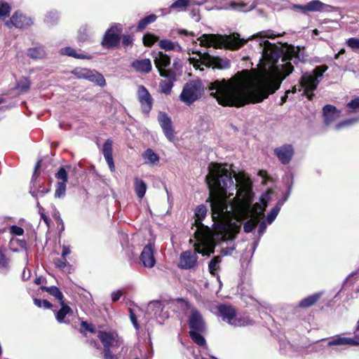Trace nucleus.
Listing matches in <instances>:
<instances>
[{
	"label": "nucleus",
	"instance_id": "f257e3e1",
	"mask_svg": "<svg viewBox=\"0 0 359 359\" xmlns=\"http://www.w3.org/2000/svg\"><path fill=\"white\" fill-rule=\"evenodd\" d=\"M280 34H276L272 30H264L257 33L248 39H241L237 33L229 36L214 34H204L197 39L200 46L205 48L224 46L236 50L243 46L248 40L259 38L258 46L260 62L268 65L269 72L262 79H257L248 70L237 72L231 79L215 80L210 83L208 89L210 95L216 98L222 106L240 107L248 103L261 102L273 94L280 86L283 80L293 71L290 61L297 63L298 57H283L282 64L277 65L283 55L282 50L264 39H274Z\"/></svg>",
	"mask_w": 359,
	"mask_h": 359
},
{
	"label": "nucleus",
	"instance_id": "f03ea898",
	"mask_svg": "<svg viewBox=\"0 0 359 359\" xmlns=\"http://www.w3.org/2000/svg\"><path fill=\"white\" fill-rule=\"evenodd\" d=\"M208 170L205 181L210 189V197L206 201L210 203L213 215L231 214L236 218V222L230 224L233 233L236 234L240 231L244 219L252 216L259 217V220L264 216L268 205L267 195L262 196L259 203L252 205L251 189L247 184L238 187L226 165L211 163Z\"/></svg>",
	"mask_w": 359,
	"mask_h": 359
},
{
	"label": "nucleus",
	"instance_id": "7ed1b4c3",
	"mask_svg": "<svg viewBox=\"0 0 359 359\" xmlns=\"http://www.w3.org/2000/svg\"><path fill=\"white\" fill-rule=\"evenodd\" d=\"M97 337L104 347V359H120L123 357V353L128 351V348L123 346V340L114 330H100Z\"/></svg>",
	"mask_w": 359,
	"mask_h": 359
},
{
	"label": "nucleus",
	"instance_id": "20e7f679",
	"mask_svg": "<svg viewBox=\"0 0 359 359\" xmlns=\"http://www.w3.org/2000/svg\"><path fill=\"white\" fill-rule=\"evenodd\" d=\"M192 53L197 55V57H189V60L196 69L201 72L204 70L203 66L205 67H212L213 69H227L231 67V62L226 57L214 56L208 52L202 53L199 50H192Z\"/></svg>",
	"mask_w": 359,
	"mask_h": 359
},
{
	"label": "nucleus",
	"instance_id": "39448f33",
	"mask_svg": "<svg viewBox=\"0 0 359 359\" xmlns=\"http://www.w3.org/2000/svg\"><path fill=\"white\" fill-rule=\"evenodd\" d=\"M195 252L190 250L183 252L180 258V267L184 269L194 268L197 263L198 256L196 253L203 256H209L214 252V246L210 244L204 238L198 239V242L194 244Z\"/></svg>",
	"mask_w": 359,
	"mask_h": 359
},
{
	"label": "nucleus",
	"instance_id": "423d86ee",
	"mask_svg": "<svg viewBox=\"0 0 359 359\" xmlns=\"http://www.w3.org/2000/svg\"><path fill=\"white\" fill-rule=\"evenodd\" d=\"M327 69L325 65L317 66L313 70V73L306 72L302 74L299 83L300 88H303V94L306 95L309 100H312L315 95L313 91L317 88L323 76V73Z\"/></svg>",
	"mask_w": 359,
	"mask_h": 359
},
{
	"label": "nucleus",
	"instance_id": "0eeeda50",
	"mask_svg": "<svg viewBox=\"0 0 359 359\" xmlns=\"http://www.w3.org/2000/svg\"><path fill=\"white\" fill-rule=\"evenodd\" d=\"M218 312L222 320L231 326L242 327L251 323V320L248 317L237 315L236 309L231 305H219Z\"/></svg>",
	"mask_w": 359,
	"mask_h": 359
},
{
	"label": "nucleus",
	"instance_id": "6e6552de",
	"mask_svg": "<svg viewBox=\"0 0 359 359\" xmlns=\"http://www.w3.org/2000/svg\"><path fill=\"white\" fill-rule=\"evenodd\" d=\"M203 86L200 81H191L187 83L180 94L181 100L188 105L199 99L203 92Z\"/></svg>",
	"mask_w": 359,
	"mask_h": 359
},
{
	"label": "nucleus",
	"instance_id": "1a4fd4ad",
	"mask_svg": "<svg viewBox=\"0 0 359 359\" xmlns=\"http://www.w3.org/2000/svg\"><path fill=\"white\" fill-rule=\"evenodd\" d=\"M122 30L123 26L121 24L111 25L104 33L101 43L102 46L107 49L116 48L120 43L119 34Z\"/></svg>",
	"mask_w": 359,
	"mask_h": 359
},
{
	"label": "nucleus",
	"instance_id": "9d476101",
	"mask_svg": "<svg viewBox=\"0 0 359 359\" xmlns=\"http://www.w3.org/2000/svg\"><path fill=\"white\" fill-rule=\"evenodd\" d=\"M72 73L78 79H87L97 86H104L106 83L104 76L96 71L85 68H76Z\"/></svg>",
	"mask_w": 359,
	"mask_h": 359
},
{
	"label": "nucleus",
	"instance_id": "9b49d317",
	"mask_svg": "<svg viewBox=\"0 0 359 359\" xmlns=\"http://www.w3.org/2000/svg\"><path fill=\"white\" fill-rule=\"evenodd\" d=\"M185 307L190 309V315L189 316V326L190 330L205 332V323L201 313L194 307H191L190 304L184 302Z\"/></svg>",
	"mask_w": 359,
	"mask_h": 359
},
{
	"label": "nucleus",
	"instance_id": "f8f14e48",
	"mask_svg": "<svg viewBox=\"0 0 359 359\" xmlns=\"http://www.w3.org/2000/svg\"><path fill=\"white\" fill-rule=\"evenodd\" d=\"M33 24L32 19L24 15L21 11H15L5 25L8 28L15 27L17 29H27Z\"/></svg>",
	"mask_w": 359,
	"mask_h": 359
},
{
	"label": "nucleus",
	"instance_id": "ddd939ff",
	"mask_svg": "<svg viewBox=\"0 0 359 359\" xmlns=\"http://www.w3.org/2000/svg\"><path fill=\"white\" fill-rule=\"evenodd\" d=\"M137 98L141 104L142 112L148 114L152 108L153 99L148 90L144 86H138Z\"/></svg>",
	"mask_w": 359,
	"mask_h": 359
},
{
	"label": "nucleus",
	"instance_id": "4468645a",
	"mask_svg": "<svg viewBox=\"0 0 359 359\" xmlns=\"http://www.w3.org/2000/svg\"><path fill=\"white\" fill-rule=\"evenodd\" d=\"M294 154V150L292 144H285L274 149V154L283 165L288 164Z\"/></svg>",
	"mask_w": 359,
	"mask_h": 359
},
{
	"label": "nucleus",
	"instance_id": "2eb2a0df",
	"mask_svg": "<svg viewBox=\"0 0 359 359\" xmlns=\"http://www.w3.org/2000/svg\"><path fill=\"white\" fill-rule=\"evenodd\" d=\"M161 76L165 78L160 82L159 87L162 93L170 95L176 81V72L174 69H169L168 72H161Z\"/></svg>",
	"mask_w": 359,
	"mask_h": 359
},
{
	"label": "nucleus",
	"instance_id": "dca6fc26",
	"mask_svg": "<svg viewBox=\"0 0 359 359\" xmlns=\"http://www.w3.org/2000/svg\"><path fill=\"white\" fill-rule=\"evenodd\" d=\"M359 346V334L355 335L354 337H345L342 335H337L334 337L330 338L327 342V346Z\"/></svg>",
	"mask_w": 359,
	"mask_h": 359
},
{
	"label": "nucleus",
	"instance_id": "f3484780",
	"mask_svg": "<svg viewBox=\"0 0 359 359\" xmlns=\"http://www.w3.org/2000/svg\"><path fill=\"white\" fill-rule=\"evenodd\" d=\"M154 245L151 243H148L145 245L141 252L140 259L142 262L144 266L147 268H152L156 264V259L154 255Z\"/></svg>",
	"mask_w": 359,
	"mask_h": 359
},
{
	"label": "nucleus",
	"instance_id": "a211bd4d",
	"mask_svg": "<svg viewBox=\"0 0 359 359\" xmlns=\"http://www.w3.org/2000/svg\"><path fill=\"white\" fill-rule=\"evenodd\" d=\"M158 119L165 137L170 141H172L174 139V130L170 118L165 113L160 112Z\"/></svg>",
	"mask_w": 359,
	"mask_h": 359
},
{
	"label": "nucleus",
	"instance_id": "6ab92c4d",
	"mask_svg": "<svg viewBox=\"0 0 359 359\" xmlns=\"http://www.w3.org/2000/svg\"><path fill=\"white\" fill-rule=\"evenodd\" d=\"M147 312L157 319H165L168 318L167 312L163 311V304L161 301H151L149 303Z\"/></svg>",
	"mask_w": 359,
	"mask_h": 359
},
{
	"label": "nucleus",
	"instance_id": "aec40b11",
	"mask_svg": "<svg viewBox=\"0 0 359 359\" xmlns=\"http://www.w3.org/2000/svg\"><path fill=\"white\" fill-rule=\"evenodd\" d=\"M154 64L160 74L161 72H168L169 69H166V68L170 65V57L169 55L159 51L154 55Z\"/></svg>",
	"mask_w": 359,
	"mask_h": 359
},
{
	"label": "nucleus",
	"instance_id": "412c9836",
	"mask_svg": "<svg viewBox=\"0 0 359 359\" xmlns=\"http://www.w3.org/2000/svg\"><path fill=\"white\" fill-rule=\"evenodd\" d=\"M324 121L326 125H330L340 116V111L332 104H326L323 109Z\"/></svg>",
	"mask_w": 359,
	"mask_h": 359
},
{
	"label": "nucleus",
	"instance_id": "4be33fe9",
	"mask_svg": "<svg viewBox=\"0 0 359 359\" xmlns=\"http://www.w3.org/2000/svg\"><path fill=\"white\" fill-rule=\"evenodd\" d=\"M307 13L309 12L323 13L329 12L332 9V6L324 4L320 0H312L306 3Z\"/></svg>",
	"mask_w": 359,
	"mask_h": 359
},
{
	"label": "nucleus",
	"instance_id": "5701e85b",
	"mask_svg": "<svg viewBox=\"0 0 359 359\" xmlns=\"http://www.w3.org/2000/svg\"><path fill=\"white\" fill-rule=\"evenodd\" d=\"M102 154L111 171L115 170V165L112 156V141L107 140L102 146Z\"/></svg>",
	"mask_w": 359,
	"mask_h": 359
},
{
	"label": "nucleus",
	"instance_id": "b1692460",
	"mask_svg": "<svg viewBox=\"0 0 359 359\" xmlns=\"http://www.w3.org/2000/svg\"><path fill=\"white\" fill-rule=\"evenodd\" d=\"M131 67L137 72L148 74L151 71V62L149 59L135 60Z\"/></svg>",
	"mask_w": 359,
	"mask_h": 359
},
{
	"label": "nucleus",
	"instance_id": "393cba45",
	"mask_svg": "<svg viewBox=\"0 0 359 359\" xmlns=\"http://www.w3.org/2000/svg\"><path fill=\"white\" fill-rule=\"evenodd\" d=\"M159 47L165 51L174 50L176 52H182V47L177 42H172L168 39H162L158 43Z\"/></svg>",
	"mask_w": 359,
	"mask_h": 359
},
{
	"label": "nucleus",
	"instance_id": "a878e982",
	"mask_svg": "<svg viewBox=\"0 0 359 359\" xmlns=\"http://www.w3.org/2000/svg\"><path fill=\"white\" fill-rule=\"evenodd\" d=\"M144 163L151 165H156L159 162V156L151 149H147L142 154Z\"/></svg>",
	"mask_w": 359,
	"mask_h": 359
},
{
	"label": "nucleus",
	"instance_id": "bb28decb",
	"mask_svg": "<svg viewBox=\"0 0 359 359\" xmlns=\"http://www.w3.org/2000/svg\"><path fill=\"white\" fill-rule=\"evenodd\" d=\"M61 308L56 312L55 318L58 323H61L65 322V318L67 315H70L73 313L72 309L67 304H65V302L60 303Z\"/></svg>",
	"mask_w": 359,
	"mask_h": 359
},
{
	"label": "nucleus",
	"instance_id": "cd10ccee",
	"mask_svg": "<svg viewBox=\"0 0 359 359\" xmlns=\"http://www.w3.org/2000/svg\"><path fill=\"white\" fill-rule=\"evenodd\" d=\"M206 214L207 208L204 205H200L196 207L194 212V217L195 223L198 228L203 226L202 221L205 217Z\"/></svg>",
	"mask_w": 359,
	"mask_h": 359
},
{
	"label": "nucleus",
	"instance_id": "c85d7f7f",
	"mask_svg": "<svg viewBox=\"0 0 359 359\" xmlns=\"http://www.w3.org/2000/svg\"><path fill=\"white\" fill-rule=\"evenodd\" d=\"M134 188L137 198L142 199L147 191V184L142 180L136 177L134 180Z\"/></svg>",
	"mask_w": 359,
	"mask_h": 359
},
{
	"label": "nucleus",
	"instance_id": "c756f323",
	"mask_svg": "<svg viewBox=\"0 0 359 359\" xmlns=\"http://www.w3.org/2000/svg\"><path fill=\"white\" fill-rule=\"evenodd\" d=\"M60 19V13L54 9L50 10L46 14V26L53 27L56 25Z\"/></svg>",
	"mask_w": 359,
	"mask_h": 359
},
{
	"label": "nucleus",
	"instance_id": "7c9ffc66",
	"mask_svg": "<svg viewBox=\"0 0 359 359\" xmlns=\"http://www.w3.org/2000/svg\"><path fill=\"white\" fill-rule=\"evenodd\" d=\"M320 296V293L311 294L300 301L299 306L301 308H309L315 304L319 300Z\"/></svg>",
	"mask_w": 359,
	"mask_h": 359
},
{
	"label": "nucleus",
	"instance_id": "2f4dec72",
	"mask_svg": "<svg viewBox=\"0 0 359 359\" xmlns=\"http://www.w3.org/2000/svg\"><path fill=\"white\" fill-rule=\"evenodd\" d=\"M46 293L53 297L59 303L64 302V295L60 290L56 286L46 287Z\"/></svg>",
	"mask_w": 359,
	"mask_h": 359
},
{
	"label": "nucleus",
	"instance_id": "473e14b6",
	"mask_svg": "<svg viewBox=\"0 0 359 359\" xmlns=\"http://www.w3.org/2000/svg\"><path fill=\"white\" fill-rule=\"evenodd\" d=\"M282 201H278L276 205L271 210V211L267 214L266 216V222L269 224H272L278 216L281 207H282Z\"/></svg>",
	"mask_w": 359,
	"mask_h": 359
},
{
	"label": "nucleus",
	"instance_id": "72a5a7b5",
	"mask_svg": "<svg viewBox=\"0 0 359 359\" xmlns=\"http://www.w3.org/2000/svg\"><path fill=\"white\" fill-rule=\"evenodd\" d=\"M60 53L62 55H68L70 57H73L77 59H89L90 57H88L83 54H79L76 53V50L71 47H65L60 50Z\"/></svg>",
	"mask_w": 359,
	"mask_h": 359
},
{
	"label": "nucleus",
	"instance_id": "f704fd0d",
	"mask_svg": "<svg viewBox=\"0 0 359 359\" xmlns=\"http://www.w3.org/2000/svg\"><path fill=\"white\" fill-rule=\"evenodd\" d=\"M191 0H175L170 6V8L175 11H184L189 6Z\"/></svg>",
	"mask_w": 359,
	"mask_h": 359
},
{
	"label": "nucleus",
	"instance_id": "c9c22d12",
	"mask_svg": "<svg viewBox=\"0 0 359 359\" xmlns=\"http://www.w3.org/2000/svg\"><path fill=\"white\" fill-rule=\"evenodd\" d=\"M248 220L244 222L243 224V230L245 233H250L252 232L257 225V224L259 222V217H250Z\"/></svg>",
	"mask_w": 359,
	"mask_h": 359
},
{
	"label": "nucleus",
	"instance_id": "e433bc0d",
	"mask_svg": "<svg viewBox=\"0 0 359 359\" xmlns=\"http://www.w3.org/2000/svg\"><path fill=\"white\" fill-rule=\"evenodd\" d=\"M204 332H199V331H194V330H190L189 331V335L191 339L194 341V343H196L197 345L200 346H205V339L202 336V333Z\"/></svg>",
	"mask_w": 359,
	"mask_h": 359
},
{
	"label": "nucleus",
	"instance_id": "4c0bfd02",
	"mask_svg": "<svg viewBox=\"0 0 359 359\" xmlns=\"http://www.w3.org/2000/svg\"><path fill=\"white\" fill-rule=\"evenodd\" d=\"M157 17L154 14L149 15L142 18L137 25V29L141 31L144 29L149 24L156 21Z\"/></svg>",
	"mask_w": 359,
	"mask_h": 359
},
{
	"label": "nucleus",
	"instance_id": "58836bf2",
	"mask_svg": "<svg viewBox=\"0 0 359 359\" xmlns=\"http://www.w3.org/2000/svg\"><path fill=\"white\" fill-rule=\"evenodd\" d=\"M221 257L215 256L209 262L208 269L211 274L215 275L219 269V263L221 262Z\"/></svg>",
	"mask_w": 359,
	"mask_h": 359
},
{
	"label": "nucleus",
	"instance_id": "ea45409f",
	"mask_svg": "<svg viewBox=\"0 0 359 359\" xmlns=\"http://www.w3.org/2000/svg\"><path fill=\"white\" fill-rule=\"evenodd\" d=\"M358 122H359V117L348 118L337 123L334 126V128L335 130H339L343 128L351 126Z\"/></svg>",
	"mask_w": 359,
	"mask_h": 359
},
{
	"label": "nucleus",
	"instance_id": "a19ab883",
	"mask_svg": "<svg viewBox=\"0 0 359 359\" xmlns=\"http://www.w3.org/2000/svg\"><path fill=\"white\" fill-rule=\"evenodd\" d=\"M43 54V50L40 47L30 48L27 50V55L34 59L41 58Z\"/></svg>",
	"mask_w": 359,
	"mask_h": 359
},
{
	"label": "nucleus",
	"instance_id": "79ce46f5",
	"mask_svg": "<svg viewBox=\"0 0 359 359\" xmlns=\"http://www.w3.org/2000/svg\"><path fill=\"white\" fill-rule=\"evenodd\" d=\"M66 193V183L64 182H58L56 184L55 197L57 198H62Z\"/></svg>",
	"mask_w": 359,
	"mask_h": 359
},
{
	"label": "nucleus",
	"instance_id": "37998d69",
	"mask_svg": "<svg viewBox=\"0 0 359 359\" xmlns=\"http://www.w3.org/2000/svg\"><path fill=\"white\" fill-rule=\"evenodd\" d=\"M11 11V7L8 2L0 1V18L8 17Z\"/></svg>",
	"mask_w": 359,
	"mask_h": 359
},
{
	"label": "nucleus",
	"instance_id": "c03bdc74",
	"mask_svg": "<svg viewBox=\"0 0 359 359\" xmlns=\"http://www.w3.org/2000/svg\"><path fill=\"white\" fill-rule=\"evenodd\" d=\"M40 292H45V285L40 286L36 290L37 293H36V296L33 295L34 303L39 308H41L42 306H45V299L43 298L38 297L39 293Z\"/></svg>",
	"mask_w": 359,
	"mask_h": 359
},
{
	"label": "nucleus",
	"instance_id": "a18cd8bd",
	"mask_svg": "<svg viewBox=\"0 0 359 359\" xmlns=\"http://www.w3.org/2000/svg\"><path fill=\"white\" fill-rule=\"evenodd\" d=\"M30 88V81L27 78H23L20 79L16 85V89L20 90L21 92H25L29 90Z\"/></svg>",
	"mask_w": 359,
	"mask_h": 359
},
{
	"label": "nucleus",
	"instance_id": "49530a36",
	"mask_svg": "<svg viewBox=\"0 0 359 359\" xmlns=\"http://www.w3.org/2000/svg\"><path fill=\"white\" fill-rule=\"evenodd\" d=\"M89 29L88 26L81 27L78 34V39L79 41L84 42L88 39Z\"/></svg>",
	"mask_w": 359,
	"mask_h": 359
},
{
	"label": "nucleus",
	"instance_id": "de8ad7c7",
	"mask_svg": "<svg viewBox=\"0 0 359 359\" xmlns=\"http://www.w3.org/2000/svg\"><path fill=\"white\" fill-rule=\"evenodd\" d=\"M156 40L157 38L151 34H147L143 36V43L146 46H151Z\"/></svg>",
	"mask_w": 359,
	"mask_h": 359
},
{
	"label": "nucleus",
	"instance_id": "09e8293b",
	"mask_svg": "<svg viewBox=\"0 0 359 359\" xmlns=\"http://www.w3.org/2000/svg\"><path fill=\"white\" fill-rule=\"evenodd\" d=\"M122 45L125 48H127L129 46H132L133 44V38L132 36L129 34H123L122 36Z\"/></svg>",
	"mask_w": 359,
	"mask_h": 359
},
{
	"label": "nucleus",
	"instance_id": "8fccbe9b",
	"mask_svg": "<svg viewBox=\"0 0 359 359\" xmlns=\"http://www.w3.org/2000/svg\"><path fill=\"white\" fill-rule=\"evenodd\" d=\"M55 177L58 180H62L61 182H64L65 183H66L68 180L67 172L66 170L62 167H61L59 169L57 172L55 174Z\"/></svg>",
	"mask_w": 359,
	"mask_h": 359
},
{
	"label": "nucleus",
	"instance_id": "3c124183",
	"mask_svg": "<svg viewBox=\"0 0 359 359\" xmlns=\"http://www.w3.org/2000/svg\"><path fill=\"white\" fill-rule=\"evenodd\" d=\"M54 264L57 269L64 271L67 267V262L66 259L57 258L54 260Z\"/></svg>",
	"mask_w": 359,
	"mask_h": 359
},
{
	"label": "nucleus",
	"instance_id": "603ef678",
	"mask_svg": "<svg viewBox=\"0 0 359 359\" xmlns=\"http://www.w3.org/2000/svg\"><path fill=\"white\" fill-rule=\"evenodd\" d=\"M53 217H54V219L55 220V222H56V224L57 225V227L59 229V231L62 232L64 230L65 227H64L63 221H62V219L60 217L59 212H56L55 211L53 213Z\"/></svg>",
	"mask_w": 359,
	"mask_h": 359
},
{
	"label": "nucleus",
	"instance_id": "864d4df0",
	"mask_svg": "<svg viewBox=\"0 0 359 359\" xmlns=\"http://www.w3.org/2000/svg\"><path fill=\"white\" fill-rule=\"evenodd\" d=\"M141 355V351L139 348H133L130 350V353L126 359H139Z\"/></svg>",
	"mask_w": 359,
	"mask_h": 359
},
{
	"label": "nucleus",
	"instance_id": "5fc2aeb1",
	"mask_svg": "<svg viewBox=\"0 0 359 359\" xmlns=\"http://www.w3.org/2000/svg\"><path fill=\"white\" fill-rule=\"evenodd\" d=\"M346 44L352 49H359V39L354 37L350 38L346 41Z\"/></svg>",
	"mask_w": 359,
	"mask_h": 359
},
{
	"label": "nucleus",
	"instance_id": "6e6d98bb",
	"mask_svg": "<svg viewBox=\"0 0 359 359\" xmlns=\"http://www.w3.org/2000/svg\"><path fill=\"white\" fill-rule=\"evenodd\" d=\"M11 233L17 236H22L24 233V229L18 226L13 225L10 228Z\"/></svg>",
	"mask_w": 359,
	"mask_h": 359
},
{
	"label": "nucleus",
	"instance_id": "4d7b16f0",
	"mask_svg": "<svg viewBox=\"0 0 359 359\" xmlns=\"http://www.w3.org/2000/svg\"><path fill=\"white\" fill-rule=\"evenodd\" d=\"M9 259L0 250V267L6 268L8 266Z\"/></svg>",
	"mask_w": 359,
	"mask_h": 359
},
{
	"label": "nucleus",
	"instance_id": "13d9d810",
	"mask_svg": "<svg viewBox=\"0 0 359 359\" xmlns=\"http://www.w3.org/2000/svg\"><path fill=\"white\" fill-rule=\"evenodd\" d=\"M347 107L353 110L359 109V97H356L347 103Z\"/></svg>",
	"mask_w": 359,
	"mask_h": 359
},
{
	"label": "nucleus",
	"instance_id": "bf43d9fd",
	"mask_svg": "<svg viewBox=\"0 0 359 359\" xmlns=\"http://www.w3.org/2000/svg\"><path fill=\"white\" fill-rule=\"evenodd\" d=\"M292 8L296 11H299L302 13L306 15L307 13V5L293 4Z\"/></svg>",
	"mask_w": 359,
	"mask_h": 359
},
{
	"label": "nucleus",
	"instance_id": "052dcab7",
	"mask_svg": "<svg viewBox=\"0 0 359 359\" xmlns=\"http://www.w3.org/2000/svg\"><path fill=\"white\" fill-rule=\"evenodd\" d=\"M177 32L180 35H184V36H190L191 38V40L193 41V42L196 43V41H194V37L195 36V34H194V32H188L187 30L184 29H178Z\"/></svg>",
	"mask_w": 359,
	"mask_h": 359
},
{
	"label": "nucleus",
	"instance_id": "680f3d73",
	"mask_svg": "<svg viewBox=\"0 0 359 359\" xmlns=\"http://www.w3.org/2000/svg\"><path fill=\"white\" fill-rule=\"evenodd\" d=\"M130 320H131L133 325H134L135 329L137 330L139 329V325L137 323L136 316L131 309H130Z\"/></svg>",
	"mask_w": 359,
	"mask_h": 359
},
{
	"label": "nucleus",
	"instance_id": "e2e57ef3",
	"mask_svg": "<svg viewBox=\"0 0 359 359\" xmlns=\"http://www.w3.org/2000/svg\"><path fill=\"white\" fill-rule=\"evenodd\" d=\"M266 229V224L264 221L260 222L259 226H258V234L259 237L260 238L265 232Z\"/></svg>",
	"mask_w": 359,
	"mask_h": 359
},
{
	"label": "nucleus",
	"instance_id": "0e129e2a",
	"mask_svg": "<svg viewBox=\"0 0 359 359\" xmlns=\"http://www.w3.org/2000/svg\"><path fill=\"white\" fill-rule=\"evenodd\" d=\"M41 159L39 160L35 165L34 171L32 175V180H35L39 175V169L41 166Z\"/></svg>",
	"mask_w": 359,
	"mask_h": 359
},
{
	"label": "nucleus",
	"instance_id": "69168bd1",
	"mask_svg": "<svg viewBox=\"0 0 359 359\" xmlns=\"http://www.w3.org/2000/svg\"><path fill=\"white\" fill-rule=\"evenodd\" d=\"M122 296V292L121 290L114 291L111 294L112 302H117Z\"/></svg>",
	"mask_w": 359,
	"mask_h": 359
},
{
	"label": "nucleus",
	"instance_id": "338daca9",
	"mask_svg": "<svg viewBox=\"0 0 359 359\" xmlns=\"http://www.w3.org/2000/svg\"><path fill=\"white\" fill-rule=\"evenodd\" d=\"M297 92V88L296 86H294L292 90H288L285 92V95L284 96H283L280 99V104H283L285 102H286L287 101V99L288 97V95L290 93H294Z\"/></svg>",
	"mask_w": 359,
	"mask_h": 359
},
{
	"label": "nucleus",
	"instance_id": "774afa93",
	"mask_svg": "<svg viewBox=\"0 0 359 359\" xmlns=\"http://www.w3.org/2000/svg\"><path fill=\"white\" fill-rule=\"evenodd\" d=\"M172 68L175 70H179L182 68V62L179 58H175L172 63Z\"/></svg>",
	"mask_w": 359,
	"mask_h": 359
}]
</instances>
